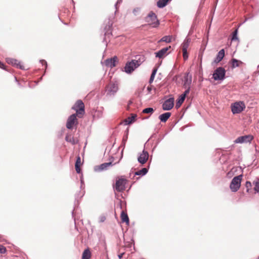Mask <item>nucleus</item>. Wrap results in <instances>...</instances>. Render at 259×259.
<instances>
[{"mask_svg": "<svg viewBox=\"0 0 259 259\" xmlns=\"http://www.w3.org/2000/svg\"><path fill=\"white\" fill-rule=\"evenodd\" d=\"M72 109L76 111L75 114L79 118L82 117L85 113L84 105L80 100H78L76 102Z\"/></svg>", "mask_w": 259, "mask_h": 259, "instance_id": "1", "label": "nucleus"}, {"mask_svg": "<svg viewBox=\"0 0 259 259\" xmlns=\"http://www.w3.org/2000/svg\"><path fill=\"white\" fill-rule=\"evenodd\" d=\"M243 176L240 175L235 177L231 181L230 184V189L233 192H237L240 187L241 182Z\"/></svg>", "mask_w": 259, "mask_h": 259, "instance_id": "2", "label": "nucleus"}, {"mask_svg": "<svg viewBox=\"0 0 259 259\" xmlns=\"http://www.w3.org/2000/svg\"><path fill=\"white\" fill-rule=\"evenodd\" d=\"M245 107V104L243 101H237L231 105V111L233 114L240 113Z\"/></svg>", "mask_w": 259, "mask_h": 259, "instance_id": "3", "label": "nucleus"}, {"mask_svg": "<svg viewBox=\"0 0 259 259\" xmlns=\"http://www.w3.org/2000/svg\"><path fill=\"white\" fill-rule=\"evenodd\" d=\"M146 21L153 27H157L159 24V21L157 20L156 14L153 12H150L147 17L145 18Z\"/></svg>", "mask_w": 259, "mask_h": 259, "instance_id": "4", "label": "nucleus"}, {"mask_svg": "<svg viewBox=\"0 0 259 259\" xmlns=\"http://www.w3.org/2000/svg\"><path fill=\"white\" fill-rule=\"evenodd\" d=\"M226 73L225 69L223 67L217 68L212 74V78L214 80H222L225 78Z\"/></svg>", "mask_w": 259, "mask_h": 259, "instance_id": "5", "label": "nucleus"}, {"mask_svg": "<svg viewBox=\"0 0 259 259\" xmlns=\"http://www.w3.org/2000/svg\"><path fill=\"white\" fill-rule=\"evenodd\" d=\"M77 116L75 114L71 115L68 118L66 122V127L68 129H72L78 125Z\"/></svg>", "mask_w": 259, "mask_h": 259, "instance_id": "6", "label": "nucleus"}, {"mask_svg": "<svg viewBox=\"0 0 259 259\" xmlns=\"http://www.w3.org/2000/svg\"><path fill=\"white\" fill-rule=\"evenodd\" d=\"M254 137L251 135H244L238 137L235 141V144L250 143Z\"/></svg>", "mask_w": 259, "mask_h": 259, "instance_id": "7", "label": "nucleus"}, {"mask_svg": "<svg viewBox=\"0 0 259 259\" xmlns=\"http://www.w3.org/2000/svg\"><path fill=\"white\" fill-rule=\"evenodd\" d=\"M127 183V180L123 178H120L117 179L116 181L115 188L118 192H122L125 189V185Z\"/></svg>", "mask_w": 259, "mask_h": 259, "instance_id": "8", "label": "nucleus"}, {"mask_svg": "<svg viewBox=\"0 0 259 259\" xmlns=\"http://www.w3.org/2000/svg\"><path fill=\"white\" fill-rule=\"evenodd\" d=\"M140 63L136 60H132L131 62L126 63L124 69L126 72L130 73L133 71L135 68L138 67L140 65Z\"/></svg>", "mask_w": 259, "mask_h": 259, "instance_id": "9", "label": "nucleus"}, {"mask_svg": "<svg viewBox=\"0 0 259 259\" xmlns=\"http://www.w3.org/2000/svg\"><path fill=\"white\" fill-rule=\"evenodd\" d=\"M6 61L8 64H11L17 68L21 69H25L24 66L21 64V63L15 59L8 58L6 59Z\"/></svg>", "mask_w": 259, "mask_h": 259, "instance_id": "10", "label": "nucleus"}, {"mask_svg": "<svg viewBox=\"0 0 259 259\" xmlns=\"http://www.w3.org/2000/svg\"><path fill=\"white\" fill-rule=\"evenodd\" d=\"M174 98H170L166 100L162 105V109L164 110H169L172 108L174 105Z\"/></svg>", "mask_w": 259, "mask_h": 259, "instance_id": "11", "label": "nucleus"}, {"mask_svg": "<svg viewBox=\"0 0 259 259\" xmlns=\"http://www.w3.org/2000/svg\"><path fill=\"white\" fill-rule=\"evenodd\" d=\"M148 158V152L144 150L142 153L140 154V156L138 158V160L140 163L143 164L147 161Z\"/></svg>", "mask_w": 259, "mask_h": 259, "instance_id": "12", "label": "nucleus"}, {"mask_svg": "<svg viewBox=\"0 0 259 259\" xmlns=\"http://www.w3.org/2000/svg\"><path fill=\"white\" fill-rule=\"evenodd\" d=\"M170 48V46H169V47L164 48L161 50H159V51H158L157 52H156L155 53L156 57L159 58V59L163 58L168 54L167 52Z\"/></svg>", "mask_w": 259, "mask_h": 259, "instance_id": "13", "label": "nucleus"}, {"mask_svg": "<svg viewBox=\"0 0 259 259\" xmlns=\"http://www.w3.org/2000/svg\"><path fill=\"white\" fill-rule=\"evenodd\" d=\"M191 78L189 79L188 75L185 76L184 85L186 88H187V89L185 91L184 94L182 95H185V98H186V95L190 92V84L191 83Z\"/></svg>", "mask_w": 259, "mask_h": 259, "instance_id": "14", "label": "nucleus"}, {"mask_svg": "<svg viewBox=\"0 0 259 259\" xmlns=\"http://www.w3.org/2000/svg\"><path fill=\"white\" fill-rule=\"evenodd\" d=\"M117 58L114 57L112 58L108 59L105 60V64L106 66L113 67L115 66V62L117 61Z\"/></svg>", "mask_w": 259, "mask_h": 259, "instance_id": "15", "label": "nucleus"}, {"mask_svg": "<svg viewBox=\"0 0 259 259\" xmlns=\"http://www.w3.org/2000/svg\"><path fill=\"white\" fill-rule=\"evenodd\" d=\"M225 56V50L224 49H222L218 53L216 58L214 59L213 63L217 64L219 63Z\"/></svg>", "mask_w": 259, "mask_h": 259, "instance_id": "16", "label": "nucleus"}, {"mask_svg": "<svg viewBox=\"0 0 259 259\" xmlns=\"http://www.w3.org/2000/svg\"><path fill=\"white\" fill-rule=\"evenodd\" d=\"M92 253L89 248L85 249L82 252L81 259H90Z\"/></svg>", "mask_w": 259, "mask_h": 259, "instance_id": "17", "label": "nucleus"}, {"mask_svg": "<svg viewBox=\"0 0 259 259\" xmlns=\"http://www.w3.org/2000/svg\"><path fill=\"white\" fill-rule=\"evenodd\" d=\"M81 165V158L79 156H78L75 164V168L77 173L79 174L81 172L80 166Z\"/></svg>", "mask_w": 259, "mask_h": 259, "instance_id": "18", "label": "nucleus"}, {"mask_svg": "<svg viewBox=\"0 0 259 259\" xmlns=\"http://www.w3.org/2000/svg\"><path fill=\"white\" fill-rule=\"evenodd\" d=\"M170 115H171V113L170 112H166V113L161 114L159 116V118L161 122H165L170 117Z\"/></svg>", "mask_w": 259, "mask_h": 259, "instance_id": "19", "label": "nucleus"}, {"mask_svg": "<svg viewBox=\"0 0 259 259\" xmlns=\"http://www.w3.org/2000/svg\"><path fill=\"white\" fill-rule=\"evenodd\" d=\"M120 218L121 221L123 223H125L126 224L128 225L130 223L128 215L126 212H125L123 210L122 211L120 215Z\"/></svg>", "mask_w": 259, "mask_h": 259, "instance_id": "20", "label": "nucleus"}, {"mask_svg": "<svg viewBox=\"0 0 259 259\" xmlns=\"http://www.w3.org/2000/svg\"><path fill=\"white\" fill-rule=\"evenodd\" d=\"M190 40L189 38H186L184 41L183 43L182 44V51H187L188 48L189 46Z\"/></svg>", "mask_w": 259, "mask_h": 259, "instance_id": "21", "label": "nucleus"}, {"mask_svg": "<svg viewBox=\"0 0 259 259\" xmlns=\"http://www.w3.org/2000/svg\"><path fill=\"white\" fill-rule=\"evenodd\" d=\"M65 140L66 141L71 143L73 145H74L77 143V141L71 135H67L65 137Z\"/></svg>", "mask_w": 259, "mask_h": 259, "instance_id": "22", "label": "nucleus"}, {"mask_svg": "<svg viewBox=\"0 0 259 259\" xmlns=\"http://www.w3.org/2000/svg\"><path fill=\"white\" fill-rule=\"evenodd\" d=\"M185 95H181L176 103V107L179 108L185 100Z\"/></svg>", "mask_w": 259, "mask_h": 259, "instance_id": "23", "label": "nucleus"}, {"mask_svg": "<svg viewBox=\"0 0 259 259\" xmlns=\"http://www.w3.org/2000/svg\"><path fill=\"white\" fill-rule=\"evenodd\" d=\"M169 0H159L157 3V7L159 8H163L165 7Z\"/></svg>", "mask_w": 259, "mask_h": 259, "instance_id": "24", "label": "nucleus"}, {"mask_svg": "<svg viewBox=\"0 0 259 259\" xmlns=\"http://www.w3.org/2000/svg\"><path fill=\"white\" fill-rule=\"evenodd\" d=\"M148 172V169L147 168H143L141 170H138L135 172V175L138 176H144L146 175Z\"/></svg>", "mask_w": 259, "mask_h": 259, "instance_id": "25", "label": "nucleus"}, {"mask_svg": "<svg viewBox=\"0 0 259 259\" xmlns=\"http://www.w3.org/2000/svg\"><path fill=\"white\" fill-rule=\"evenodd\" d=\"M136 117V115H133L132 116L128 117V118L125 119L124 120V122L126 123V124H131L135 121Z\"/></svg>", "mask_w": 259, "mask_h": 259, "instance_id": "26", "label": "nucleus"}, {"mask_svg": "<svg viewBox=\"0 0 259 259\" xmlns=\"http://www.w3.org/2000/svg\"><path fill=\"white\" fill-rule=\"evenodd\" d=\"M157 71V68H154L153 69L149 81L150 84L152 83V82L153 81Z\"/></svg>", "mask_w": 259, "mask_h": 259, "instance_id": "27", "label": "nucleus"}, {"mask_svg": "<svg viewBox=\"0 0 259 259\" xmlns=\"http://www.w3.org/2000/svg\"><path fill=\"white\" fill-rule=\"evenodd\" d=\"M241 62L240 61H239L238 60L235 59H232V67L233 68H235V67H237L238 66H239V63H240Z\"/></svg>", "mask_w": 259, "mask_h": 259, "instance_id": "28", "label": "nucleus"}, {"mask_svg": "<svg viewBox=\"0 0 259 259\" xmlns=\"http://www.w3.org/2000/svg\"><path fill=\"white\" fill-rule=\"evenodd\" d=\"M111 162L108 163H104L103 164H101L100 166H99L98 168L100 170H104V169L106 168L107 166L111 165Z\"/></svg>", "mask_w": 259, "mask_h": 259, "instance_id": "29", "label": "nucleus"}, {"mask_svg": "<svg viewBox=\"0 0 259 259\" xmlns=\"http://www.w3.org/2000/svg\"><path fill=\"white\" fill-rule=\"evenodd\" d=\"M154 109L153 108H145L144 109L142 112L143 113H150V114H152L154 112Z\"/></svg>", "mask_w": 259, "mask_h": 259, "instance_id": "30", "label": "nucleus"}, {"mask_svg": "<svg viewBox=\"0 0 259 259\" xmlns=\"http://www.w3.org/2000/svg\"><path fill=\"white\" fill-rule=\"evenodd\" d=\"M237 33H238V29H236L233 32L232 34V37L231 38L232 41L238 40V38L237 37Z\"/></svg>", "mask_w": 259, "mask_h": 259, "instance_id": "31", "label": "nucleus"}, {"mask_svg": "<svg viewBox=\"0 0 259 259\" xmlns=\"http://www.w3.org/2000/svg\"><path fill=\"white\" fill-rule=\"evenodd\" d=\"M109 88H110V90L111 92H116L117 90V86L114 83H111L109 85Z\"/></svg>", "mask_w": 259, "mask_h": 259, "instance_id": "32", "label": "nucleus"}, {"mask_svg": "<svg viewBox=\"0 0 259 259\" xmlns=\"http://www.w3.org/2000/svg\"><path fill=\"white\" fill-rule=\"evenodd\" d=\"M160 40L161 41L170 42L171 41V37L170 36H165L163 37Z\"/></svg>", "mask_w": 259, "mask_h": 259, "instance_id": "33", "label": "nucleus"}, {"mask_svg": "<svg viewBox=\"0 0 259 259\" xmlns=\"http://www.w3.org/2000/svg\"><path fill=\"white\" fill-rule=\"evenodd\" d=\"M254 190L255 192L258 193L259 192V182H254Z\"/></svg>", "mask_w": 259, "mask_h": 259, "instance_id": "34", "label": "nucleus"}, {"mask_svg": "<svg viewBox=\"0 0 259 259\" xmlns=\"http://www.w3.org/2000/svg\"><path fill=\"white\" fill-rule=\"evenodd\" d=\"M245 187L247 189V192H248L249 189L251 187V183L249 181H247L245 184Z\"/></svg>", "mask_w": 259, "mask_h": 259, "instance_id": "35", "label": "nucleus"}, {"mask_svg": "<svg viewBox=\"0 0 259 259\" xmlns=\"http://www.w3.org/2000/svg\"><path fill=\"white\" fill-rule=\"evenodd\" d=\"M111 26H112V24L110 22H109L108 24L107 25V26L105 27V28L106 30L105 33H107L109 32V31L110 30Z\"/></svg>", "mask_w": 259, "mask_h": 259, "instance_id": "36", "label": "nucleus"}, {"mask_svg": "<svg viewBox=\"0 0 259 259\" xmlns=\"http://www.w3.org/2000/svg\"><path fill=\"white\" fill-rule=\"evenodd\" d=\"M7 251V249L5 247L0 245V253H5Z\"/></svg>", "mask_w": 259, "mask_h": 259, "instance_id": "37", "label": "nucleus"}, {"mask_svg": "<svg viewBox=\"0 0 259 259\" xmlns=\"http://www.w3.org/2000/svg\"><path fill=\"white\" fill-rule=\"evenodd\" d=\"M182 52H183V56L184 59L185 60H186L188 58V54L187 53V51H182Z\"/></svg>", "mask_w": 259, "mask_h": 259, "instance_id": "38", "label": "nucleus"}, {"mask_svg": "<svg viewBox=\"0 0 259 259\" xmlns=\"http://www.w3.org/2000/svg\"><path fill=\"white\" fill-rule=\"evenodd\" d=\"M139 12H140V9L139 8H136V9H135L133 10V13H134L135 15H138L139 14Z\"/></svg>", "mask_w": 259, "mask_h": 259, "instance_id": "39", "label": "nucleus"}, {"mask_svg": "<svg viewBox=\"0 0 259 259\" xmlns=\"http://www.w3.org/2000/svg\"><path fill=\"white\" fill-rule=\"evenodd\" d=\"M4 67L5 65L2 62L0 61V68L5 69Z\"/></svg>", "mask_w": 259, "mask_h": 259, "instance_id": "40", "label": "nucleus"}, {"mask_svg": "<svg viewBox=\"0 0 259 259\" xmlns=\"http://www.w3.org/2000/svg\"><path fill=\"white\" fill-rule=\"evenodd\" d=\"M147 90L148 91L149 93H150L152 90V85L148 86L147 88Z\"/></svg>", "mask_w": 259, "mask_h": 259, "instance_id": "41", "label": "nucleus"}, {"mask_svg": "<svg viewBox=\"0 0 259 259\" xmlns=\"http://www.w3.org/2000/svg\"><path fill=\"white\" fill-rule=\"evenodd\" d=\"M124 253H121L118 254V257H119V259H121L123 255L124 254Z\"/></svg>", "mask_w": 259, "mask_h": 259, "instance_id": "42", "label": "nucleus"}, {"mask_svg": "<svg viewBox=\"0 0 259 259\" xmlns=\"http://www.w3.org/2000/svg\"><path fill=\"white\" fill-rule=\"evenodd\" d=\"M235 147L234 144L232 145V146H229L228 147V149H230V150H232L233 148H234Z\"/></svg>", "mask_w": 259, "mask_h": 259, "instance_id": "43", "label": "nucleus"}, {"mask_svg": "<svg viewBox=\"0 0 259 259\" xmlns=\"http://www.w3.org/2000/svg\"><path fill=\"white\" fill-rule=\"evenodd\" d=\"M224 158H225V156H222V157H221V158H220V160H221V161L223 160V159Z\"/></svg>", "mask_w": 259, "mask_h": 259, "instance_id": "44", "label": "nucleus"}, {"mask_svg": "<svg viewBox=\"0 0 259 259\" xmlns=\"http://www.w3.org/2000/svg\"><path fill=\"white\" fill-rule=\"evenodd\" d=\"M257 259H259V257L257 258Z\"/></svg>", "mask_w": 259, "mask_h": 259, "instance_id": "45", "label": "nucleus"}]
</instances>
